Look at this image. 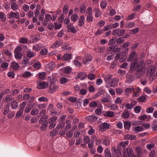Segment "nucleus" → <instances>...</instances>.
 <instances>
[{
    "label": "nucleus",
    "mask_w": 157,
    "mask_h": 157,
    "mask_svg": "<svg viewBox=\"0 0 157 157\" xmlns=\"http://www.w3.org/2000/svg\"><path fill=\"white\" fill-rule=\"evenodd\" d=\"M122 116L123 118L127 119L129 117L130 114L128 112L125 111L122 113Z\"/></svg>",
    "instance_id": "obj_49"
},
{
    "label": "nucleus",
    "mask_w": 157,
    "mask_h": 157,
    "mask_svg": "<svg viewBox=\"0 0 157 157\" xmlns=\"http://www.w3.org/2000/svg\"><path fill=\"white\" fill-rule=\"evenodd\" d=\"M62 44V42L61 41H56L52 44L51 47L52 48L55 49L60 46Z\"/></svg>",
    "instance_id": "obj_18"
},
{
    "label": "nucleus",
    "mask_w": 157,
    "mask_h": 157,
    "mask_svg": "<svg viewBox=\"0 0 157 157\" xmlns=\"http://www.w3.org/2000/svg\"><path fill=\"white\" fill-rule=\"evenodd\" d=\"M50 70H52L55 67V65L54 63L52 62L49 63L48 65Z\"/></svg>",
    "instance_id": "obj_56"
},
{
    "label": "nucleus",
    "mask_w": 157,
    "mask_h": 157,
    "mask_svg": "<svg viewBox=\"0 0 157 157\" xmlns=\"http://www.w3.org/2000/svg\"><path fill=\"white\" fill-rule=\"evenodd\" d=\"M29 59L27 57H25L23 59L22 61L23 64L24 65H25L26 64L29 63Z\"/></svg>",
    "instance_id": "obj_51"
},
{
    "label": "nucleus",
    "mask_w": 157,
    "mask_h": 157,
    "mask_svg": "<svg viewBox=\"0 0 157 157\" xmlns=\"http://www.w3.org/2000/svg\"><path fill=\"white\" fill-rule=\"evenodd\" d=\"M67 31L68 32H71L73 33H75L77 32L76 30L75 29L73 24L71 23L68 24L67 25Z\"/></svg>",
    "instance_id": "obj_7"
},
{
    "label": "nucleus",
    "mask_w": 157,
    "mask_h": 157,
    "mask_svg": "<svg viewBox=\"0 0 157 157\" xmlns=\"http://www.w3.org/2000/svg\"><path fill=\"white\" fill-rule=\"evenodd\" d=\"M104 153L105 157H114L113 153L111 154L109 149L108 148L105 149Z\"/></svg>",
    "instance_id": "obj_12"
},
{
    "label": "nucleus",
    "mask_w": 157,
    "mask_h": 157,
    "mask_svg": "<svg viewBox=\"0 0 157 157\" xmlns=\"http://www.w3.org/2000/svg\"><path fill=\"white\" fill-rule=\"evenodd\" d=\"M104 93L105 90H101L92 97V98L94 99H95V98L98 97L101 95H102Z\"/></svg>",
    "instance_id": "obj_24"
},
{
    "label": "nucleus",
    "mask_w": 157,
    "mask_h": 157,
    "mask_svg": "<svg viewBox=\"0 0 157 157\" xmlns=\"http://www.w3.org/2000/svg\"><path fill=\"white\" fill-rule=\"evenodd\" d=\"M134 80V77L132 75H128L126 76V82L127 83H130Z\"/></svg>",
    "instance_id": "obj_20"
},
{
    "label": "nucleus",
    "mask_w": 157,
    "mask_h": 157,
    "mask_svg": "<svg viewBox=\"0 0 157 157\" xmlns=\"http://www.w3.org/2000/svg\"><path fill=\"white\" fill-rule=\"evenodd\" d=\"M117 73L118 75L122 76L125 75L126 71L124 70L119 69L117 71Z\"/></svg>",
    "instance_id": "obj_45"
},
{
    "label": "nucleus",
    "mask_w": 157,
    "mask_h": 157,
    "mask_svg": "<svg viewBox=\"0 0 157 157\" xmlns=\"http://www.w3.org/2000/svg\"><path fill=\"white\" fill-rule=\"evenodd\" d=\"M92 59V56L88 54L86 55L84 57L83 59V63L86 64L87 63L90 62Z\"/></svg>",
    "instance_id": "obj_9"
},
{
    "label": "nucleus",
    "mask_w": 157,
    "mask_h": 157,
    "mask_svg": "<svg viewBox=\"0 0 157 157\" xmlns=\"http://www.w3.org/2000/svg\"><path fill=\"white\" fill-rule=\"evenodd\" d=\"M155 67L154 66H151L149 67L146 72L147 75L149 76H152L155 72Z\"/></svg>",
    "instance_id": "obj_6"
},
{
    "label": "nucleus",
    "mask_w": 157,
    "mask_h": 157,
    "mask_svg": "<svg viewBox=\"0 0 157 157\" xmlns=\"http://www.w3.org/2000/svg\"><path fill=\"white\" fill-rule=\"evenodd\" d=\"M84 142L85 144H87L89 143L90 138L87 136H85L84 137L83 139Z\"/></svg>",
    "instance_id": "obj_63"
},
{
    "label": "nucleus",
    "mask_w": 157,
    "mask_h": 157,
    "mask_svg": "<svg viewBox=\"0 0 157 157\" xmlns=\"http://www.w3.org/2000/svg\"><path fill=\"white\" fill-rule=\"evenodd\" d=\"M71 54H64L63 57L62 58V59L63 60L65 61H68L71 59Z\"/></svg>",
    "instance_id": "obj_26"
},
{
    "label": "nucleus",
    "mask_w": 157,
    "mask_h": 157,
    "mask_svg": "<svg viewBox=\"0 0 157 157\" xmlns=\"http://www.w3.org/2000/svg\"><path fill=\"white\" fill-rule=\"evenodd\" d=\"M86 20L88 22H91L93 21V17L92 15H87Z\"/></svg>",
    "instance_id": "obj_61"
},
{
    "label": "nucleus",
    "mask_w": 157,
    "mask_h": 157,
    "mask_svg": "<svg viewBox=\"0 0 157 157\" xmlns=\"http://www.w3.org/2000/svg\"><path fill=\"white\" fill-rule=\"evenodd\" d=\"M53 79H51L50 82L51 83L49 86V90L50 92H54L57 89H58V87L54 84V83L55 82L54 81H52Z\"/></svg>",
    "instance_id": "obj_10"
},
{
    "label": "nucleus",
    "mask_w": 157,
    "mask_h": 157,
    "mask_svg": "<svg viewBox=\"0 0 157 157\" xmlns=\"http://www.w3.org/2000/svg\"><path fill=\"white\" fill-rule=\"evenodd\" d=\"M151 128L154 131H157V123H154L152 124Z\"/></svg>",
    "instance_id": "obj_64"
},
{
    "label": "nucleus",
    "mask_w": 157,
    "mask_h": 157,
    "mask_svg": "<svg viewBox=\"0 0 157 157\" xmlns=\"http://www.w3.org/2000/svg\"><path fill=\"white\" fill-rule=\"evenodd\" d=\"M11 108L12 109H15L18 107V103L14 99L13 101L11 102Z\"/></svg>",
    "instance_id": "obj_29"
},
{
    "label": "nucleus",
    "mask_w": 157,
    "mask_h": 157,
    "mask_svg": "<svg viewBox=\"0 0 157 157\" xmlns=\"http://www.w3.org/2000/svg\"><path fill=\"white\" fill-rule=\"evenodd\" d=\"M139 31V29L138 28H136L135 29H132L130 30V33L132 34H136Z\"/></svg>",
    "instance_id": "obj_44"
},
{
    "label": "nucleus",
    "mask_w": 157,
    "mask_h": 157,
    "mask_svg": "<svg viewBox=\"0 0 157 157\" xmlns=\"http://www.w3.org/2000/svg\"><path fill=\"white\" fill-rule=\"evenodd\" d=\"M111 77V76L109 75L105 76L104 77L105 81L106 82H108V83L109 84V83L110 82V81L112 79Z\"/></svg>",
    "instance_id": "obj_48"
},
{
    "label": "nucleus",
    "mask_w": 157,
    "mask_h": 157,
    "mask_svg": "<svg viewBox=\"0 0 157 157\" xmlns=\"http://www.w3.org/2000/svg\"><path fill=\"white\" fill-rule=\"evenodd\" d=\"M99 129L100 131L103 132L106 129H108L110 128L111 125L108 123H103L100 124L99 125Z\"/></svg>",
    "instance_id": "obj_5"
},
{
    "label": "nucleus",
    "mask_w": 157,
    "mask_h": 157,
    "mask_svg": "<svg viewBox=\"0 0 157 157\" xmlns=\"http://www.w3.org/2000/svg\"><path fill=\"white\" fill-rule=\"evenodd\" d=\"M48 86V84L46 82H43L39 83L38 87L39 89H44Z\"/></svg>",
    "instance_id": "obj_17"
},
{
    "label": "nucleus",
    "mask_w": 157,
    "mask_h": 157,
    "mask_svg": "<svg viewBox=\"0 0 157 157\" xmlns=\"http://www.w3.org/2000/svg\"><path fill=\"white\" fill-rule=\"evenodd\" d=\"M46 76V73L44 72H41L38 74L39 78L42 80H44Z\"/></svg>",
    "instance_id": "obj_39"
},
{
    "label": "nucleus",
    "mask_w": 157,
    "mask_h": 157,
    "mask_svg": "<svg viewBox=\"0 0 157 157\" xmlns=\"http://www.w3.org/2000/svg\"><path fill=\"white\" fill-rule=\"evenodd\" d=\"M48 118L47 115L44 116L39 120V123L40 124L46 123L45 121L47 120Z\"/></svg>",
    "instance_id": "obj_28"
},
{
    "label": "nucleus",
    "mask_w": 157,
    "mask_h": 157,
    "mask_svg": "<svg viewBox=\"0 0 157 157\" xmlns=\"http://www.w3.org/2000/svg\"><path fill=\"white\" fill-rule=\"evenodd\" d=\"M86 120L89 121L90 122H94L96 121L98 117L94 116H87L86 117Z\"/></svg>",
    "instance_id": "obj_19"
},
{
    "label": "nucleus",
    "mask_w": 157,
    "mask_h": 157,
    "mask_svg": "<svg viewBox=\"0 0 157 157\" xmlns=\"http://www.w3.org/2000/svg\"><path fill=\"white\" fill-rule=\"evenodd\" d=\"M14 99L10 95H7L5 98V101L7 102H12Z\"/></svg>",
    "instance_id": "obj_31"
},
{
    "label": "nucleus",
    "mask_w": 157,
    "mask_h": 157,
    "mask_svg": "<svg viewBox=\"0 0 157 157\" xmlns=\"http://www.w3.org/2000/svg\"><path fill=\"white\" fill-rule=\"evenodd\" d=\"M110 143V141L109 139L107 137H105L103 140L102 144L107 147L109 145Z\"/></svg>",
    "instance_id": "obj_21"
},
{
    "label": "nucleus",
    "mask_w": 157,
    "mask_h": 157,
    "mask_svg": "<svg viewBox=\"0 0 157 157\" xmlns=\"http://www.w3.org/2000/svg\"><path fill=\"white\" fill-rule=\"evenodd\" d=\"M27 56L28 57L31 58L35 56V54L32 51H29L27 52Z\"/></svg>",
    "instance_id": "obj_42"
},
{
    "label": "nucleus",
    "mask_w": 157,
    "mask_h": 157,
    "mask_svg": "<svg viewBox=\"0 0 157 157\" xmlns=\"http://www.w3.org/2000/svg\"><path fill=\"white\" fill-rule=\"evenodd\" d=\"M124 127L125 129H128L131 126V123L130 121H126L124 123Z\"/></svg>",
    "instance_id": "obj_30"
},
{
    "label": "nucleus",
    "mask_w": 157,
    "mask_h": 157,
    "mask_svg": "<svg viewBox=\"0 0 157 157\" xmlns=\"http://www.w3.org/2000/svg\"><path fill=\"white\" fill-rule=\"evenodd\" d=\"M127 57V56L126 54L124 53H122L120 59V61L121 62H124L126 60Z\"/></svg>",
    "instance_id": "obj_36"
},
{
    "label": "nucleus",
    "mask_w": 157,
    "mask_h": 157,
    "mask_svg": "<svg viewBox=\"0 0 157 157\" xmlns=\"http://www.w3.org/2000/svg\"><path fill=\"white\" fill-rule=\"evenodd\" d=\"M123 152L124 155L127 154L129 157H136L134 155L133 151L132 148H124Z\"/></svg>",
    "instance_id": "obj_4"
},
{
    "label": "nucleus",
    "mask_w": 157,
    "mask_h": 157,
    "mask_svg": "<svg viewBox=\"0 0 157 157\" xmlns=\"http://www.w3.org/2000/svg\"><path fill=\"white\" fill-rule=\"evenodd\" d=\"M136 56L137 55L136 52H132L128 59V61L132 63V64L135 63L136 61L138 60L137 58H136Z\"/></svg>",
    "instance_id": "obj_2"
},
{
    "label": "nucleus",
    "mask_w": 157,
    "mask_h": 157,
    "mask_svg": "<svg viewBox=\"0 0 157 157\" xmlns=\"http://www.w3.org/2000/svg\"><path fill=\"white\" fill-rule=\"evenodd\" d=\"M11 8L13 10H16L18 9V7L16 3H13L11 4Z\"/></svg>",
    "instance_id": "obj_50"
},
{
    "label": "nucleus",
    "mask_w": 157,
    "mask_h": 157,
    "mask_svg": "<svg viewBox=\"0 0 157 157\" xmlns=\"http://www.w3.org/2000/svg\"><path fill=\"white\" fill-rule=\"evenodd\" d=\"M69 79H68L66 78H62L60 79V82L61 84H64L69 82Z\"/></svg>",
    "instance_id": "obj_59"
},
{
    "label": "nucleus",
    "mask_w": 157,
    "mask_h": 157,
    "mask_svg": "<svg viewBox=\"0 0 157 157\" xmlns=\"http://www.w3.org/2000/svg\"><path fill=\"white\" fill-rule=\"evenodd\" d=\"M19 14L18 12L15 13L13 12H11L9 14L8 18L9 19L15 18L17 19L19 18Z\"/></svg>",
    "instance_id": "obj_11"
},
{
    "label": "nucleus",
    "mask_w": 157,
    "mask_h": 157,
    "mask_svg": "<svg viewBox=\"0 0 157 157\" xmlns=\"http://www.w3.org/2000/svg\"><path fill=\"white\" fill-rule=\"evenodd\" d=\"M119 81V80L118 78H114L111 79L110 82L109 83L110 84V86L112 87H115Z\"/></svg>",
    "instance_id": "obj_14"
},
{
    "label": "nucleus",
    "mask_w": 157,
    "mask_h": 157,
    "mask_svg": "<svg viewBox=\"0 0 157 157\" xmlns=\"http://www.w3.org/2000/svg\"><path fill=\"white\" fill-rule=\"evenodd\" d=\"M9 110V106L4 108L2 110V111H3V114L4 115H6L8 113Z\"/></svg>",
    "instance_id": "obj_55"
},
{
    "label": "nucleus",
    "mask_w": 157,
    "mask_h": 157,
    "mask_svg": "<svg viewBox=\"0 0 157 157\" xmlns=\"http://www.w3.org/2000/svg\"><path fill=\"white\" fill-rule=\"evenodd\" d=\"M28 40L27 38L24 37L20 38V42L22 44H25L27 43Z\"/></svg>",
    "instance_id": "obj_60"
},
{
    "label": "nucleus",
    "mask_w": 157,
    "mask_h": 157,
    "mask_svg": "<svg viewBox=\"0 0 157 157\" xmlns=\"http://www.w3.org/2000/svg\"><path fill=\"white\" fill-rule=\"evenodd\" d=\"M78 16L76 14H73L71 17V20L73 22H76L78 19Z\"/></svg>",
    "instance_id": "obj_34"
},
{
    "label": "nucleus",
    "mask_w": 157,
    "mask_h": 157,
    "mask_svg": "<svg viewBox=\"0 0 157 157\" xmlns=\"http://www.w3.org/2000/svg\"><path fill=\"white\" fill-rule=\"evenodd\" d=\"M85 22V17L83 15L80 16L78 19V25L79 26H82L84 24Z\"/></svg>",
    "instance_id": "obj_16"
},
{
    "label": "nucleus",
    "mask_w": 157,
    "mask_h": 157,
    "mask_svg": "<svg viewBox=\"0 0 157 157\" xmlns=\"http://www.w3.org/2000/svg\"><path fill=\"white\" fill-rule=\"evenodd\" d=\"M125 31L126 30L125 29H116L113 31L112 34L114 36L117 35L118 36H121L125 34Z\"/></svg>",
    "instance_id": "obj_3"
},
{
    "label": "nucleus",
    "mask_w": 157,
    "mask_h": 157,
    "mask_svg": "<svg viewBox=\"0 0 157 157\" xmlns=\"http://www.w3.org/2000/svg\"><path fill=\"white\" fill-rule=\"evenodd\" d=\"M58 132L59 130L56 128L51 132L50 135L52 137L55 136L58 133Z\"/></svg>",
    "instance_id": "obj_40"
},
{
    "label": "nucleus",
    "mask_w": 157,
    "mask_h": 157,
    "mask_svg": "<svg viewBox=\"0 0 157 157\" xmlns=\"http://www.w3.org/2000/svg\"><path fill=\"white\" fill-rule=\"evenodd\" d=\"M111 150L113 153H115V157H120L121 153L119 149H117L115 147H113L112 148Z\"/></svg>",
    "instance_id": "obj_15"
},
{
    "label": "nucleus",
    "mask_w": 157,
    "mask_h": 157,
    "mask_svg": "<svg viewBox=\"0 0 157 157\" xmlns=\"http://www.w3.org/2000/svg\"><path fill=\"white\" fill-rule=\"evenodd\" d=\"M143 129V127L141 126H138L135 127L133 128V131L135 133H137L138 132H141Z\"/></svg>",
    "instance_id": "obj_23"
},
{
    "label": "nucleus",
    "mask_w": 157,
    "mask_h": 157,
    "mask_svg": "<svg viewBox=\"0 0 157 157\" xmlns=\"http://www.w3.org/2000/svg\"><path fill=\"white\" fill-rule=\"evenodd\" d=\"M146 97L144 96H140L138 98V101L140 102H144L146 100Z\"/></svg>",
    "instance_id": "obj_62"
},
{
    "label": "nucleus",
    "mask_w": 157,
    "mask_h": 157,
    "mask_svg": "<svg viewBox=\"0 0 157 157\" xmlns=\"http://www.w3.org/2000/svg\"><path fill=\"white\" fill-rule=\"evenodd\" d=\"M138 60L135 61V63L131 64V68L133 70L144 71L143 69L144 67V61L142 60L140 62L139 64L137 65Z\"/></svg>",
    "instance_id": "obj_1"
},
{
    "label": "nucleus",
    "mask_w": 157,
    "mask_h": 157,
    "mask_svg": "<svg viewBox=\"0 0 157 157\" xmlns=\"http://www.w3.org/2000/svg\"><path fill=\"white\" fill-rule=\"evenodd\" d=\"M87 77V75L86 73L81 72L78 74L77 76L75 77V79L76 80L80 79L82 80L85 79Z\"/></svg>",
    "instance_id": "obj_8"
},
{
    "label": "nucleus",
    "mask_w": 157,
    "mask_h": 157,
    "mask_svg": "<svg viewBox=\"0 0 157 157\" xmlns=\"http://www.w3.org/2000/svg\"><path fill=\"white\" fill-rule=\"evenodd\" d=\"M125 137L127 139H129L131 140H134L136 139V136L134 135L128 134L126 135Z\"/></svg>",
    "instance_id": "obj_33"
},
{
    "label": "nucleus",
    "mask_w": 157,
    "mask_h": 157,
    "mask_svg": "<svg viewBox=\"0 0 157 157\" xmlns=\"http://www.w3.org/2000/svg\"><path fill=\"white\" fill-rule=\"evenodd\" d=\"M54 28L55 29H59L62 26L60 22H55L54 23Z\"/></svg>",
    "instance_id": "obj_37"
},
{
    "label": "nucleus",
    "mask_w": 157,
    "mask_h": 157,
    "mask_svg": "<svg viewBox=\"0 0 157 157\" xmlns=\"http://www.w3.org/2000/svg\"><path fill=\"white\" fill-rule=\"evenodd\" d=\"M135 90V89L133 87L131 86L129 88H126L125 90V92L126 94H128L132 91H134Z\"/></svg>",
    "instance_id": "obj_32"
},
{
    "label": "nucleus",
    "mask_w": 157,
    "mask_h": 157,
    "mask_svg": "<svg viewBox=\"0 0 157 157\" xmlns=\"http://www.w3.org/2000/svg\"><path fill=\"white\" fill-rule=\"evenodd\" d=\"M135 23L133 22H129L126 25L125 28L128 27L129 28H132L135 25Z\"/></svg>",
    "instance_id": "obj_52"
},
{
    "label": "nucleus",
    "mask_w": 157,
    "mask_h": 157,
    "mask_svg": "<svg viewBox=\"0 0 157 157\" xmlns=\"http://www.w3.org/2000/svg\"><path fill=\"white\" fill-rule=\"evenodd\" d=\"M11 65L12 67L15 70H18L19 67V65L18 64L15 62H12Z\"/></svg>",
    "instance_id": "obj_35"
},
{
    "label": "nucleus",
    "mask_w": 157,
    "mask_h": 157,
    "mask_svg": "<svg viewBox=\"0 0 157 157\" xmlns=\"http://www.w3.org/2000/svg\"><path fill=\"white\" fill-rule=\"evenodd\" d=\"M31 76V73L29 71H26L24 74H23L22 76L23 77L27 78L30 77Z\"/></svg>",
    "instance_id": "obj_58"
},
{
    "label": "nucleus",
    "mask_w": 157,
    "mask_h": 157,
    "mask_svg": "<svg viewBox=\"0 0 157 157\" xmlns=\"http://www.w3.org/2000/svg\"><path fill=\"white\" fill-rule=\"evenodd\" d=\"M98 105V103L95 101H93L90 102L89 104V106L91 107H95Z\"/></svg>",
    "instance_id": "obj_53"
},
{
    "label": "nucleus",
    "mask_w": 157,
    "mask_h": 157,
    "mask_svg": "<svg viewBox=\"0 0 157 157\" xmlns=\"http://www.w3.org/2000/svg\"><path fill=\"white\" fill-rule=\"evenodd\" d=\"M136 71V72L135 74V76L137 78H140L144 74V71H140V70Z\"/></svg>",
    "instance_id": "obj_22"
},
{
    "label": "nucleus",
    "mask_w": 157,
    "mask_h": 157,
    "mask_svg": "<svg viewBox=\"0 0 157 157\" xmlns=\"http://www.w3.org/2000/svg\"><path fill=\"white\" fill-rule=\"evenodd\" d=\"M135 151L137 155L140 157L142 153V150L140 147H136L135 148Z\"/></svg>",
    "instance_id": "obj_27"
},
{
    "label": "nucleus",
    "mask_w": 157,
    "mask_h": 157,
    "mask_svg": "<svg viewBox=\"0 0 157 157\" xmlns=\"http://www.w3.org/2000/svg\"><path fill=\"white\" fill-rule=\"evenodd\" d=\"M136 15V13H133L130 15L126 18V20H131L134 18Z\"/></svg>",
    "instance_id": "obj_46"
},
{
    "label": "nucleus",
    "mask_w": 157,
    "mask_h": 157,
    "mask_svg": "<svg viewBox=\"0 0 157 157\" xmlns=\"http://www.w3.org/2000/svg\"><path fill=\"white\" fill-rule=\"evenodd\" d=\"M41 9V7L40 5H38L36 6V9L34 10V14L35 16L37 17L40 14V10Z\"/></svg>",
    "instance_id": "obj_25"
},
{
    "label": "nucleus",
    "mask_w": 157,
    "mask_h": 157,
    "mask_svg": "<svg viewBox=\"0 0 157 157\" xmlns=\"http://www.w3.org/2000/svg\"><path fill=\"white\" fill-rule=\"evenodd\" d=\"M22 54L21 52L15 53V57L16 59H19L21 58Z\"/></svg>",
    "instance_id": "obj_54"
},
{
    "label": "nucleus",
    "mask_w": 157,
    "mask_h": 157,
    "mask_svg": "<svg viewBox=\"0 0 157 157\" xmlns=\"http://www.w3.org/2000/svg\"><path fill=\"white\" fill-rule=\"evenodd\" d=\"M53 108V105L51 104H49V106L48 107V110L51 113V114H53L55 113V112L54 111L52 112V111H53L54 110Z\"/></svg>",
    "instance_id": "obj_43"
},
{
    "label": "nucleus",
    "mask_w": 157,
    "mask_h": 157,
    "mask_svg": "<svg viewBox=\"0 0 157 157\" xmlns=\"http://www.w3.org/2000/svg\"><path fill=\"white\" fill-rule=\"evenodd\" d=\"M41 48V46L39 44H36L33 46V49L37 52L39 51Z\"/></svg>",
    "instance_id": "obj_41"
},
{
    "label": "nucleus",
    "mask_w": 157,
    "mask_h": 157,
    "mask_svg": "<svg viewBox=\"0 0 157 157\" xmlns=\"http://www.w3.org/2000/svg\"><path fill=\"white\" fill-rule=\"evenodd\" d=\"M0 19H1L2 21H5L6 19L5 14L2 12H0Z\"/></svg>",
    "instance_id": "obj_38"
},
{
    "label": "nucleus",
    "mask_w": 157,
    "mask_h": 157,
    "mask_svg": "<svg viewBox=\"0 0 157 157\" xmlns=\"http://www.w3.org/2000/svg\"><path fill=\"white\" fill-rule=\"evenodd\" d=\"M66 123H67V124L66 125L65 129L66 130L67 129H70L71 127V124L70 122V121L67 120Z\"/></svg>",
    "instance_id": "obj_57"
},
{
    "label": "nucleus",
    "mask_w": 157,
    "mask_h": 157,
    "mask_svg": "<svg viewBox=\"0 0 157 157\" xmlns=\"http://www.w3.org/2000/svg\"><path fill=\"white\" fill-rule=\"evenodd\" d=\"M34 68L36 69H40L41 67V64L39 62H36L33 65Z\"/></svg>",
    "instance_id": "obj_47"
},
{
    "label": "nucleus",
    "mask_w": 157,
    "mask_h": 157,
    "mask_svg": "<svg viewBox=\"0 0 157 157\" xmlns=\"http://www.w3.org/2000/svg\"><path fill=\"white\" fill-rule=\"evenodd\" d=\"M102 114L105 117H113L114 116V113L112 111H103L102 112Z\"/></svg>",
    "instance_id": "obj_13"
}]
</instances>
